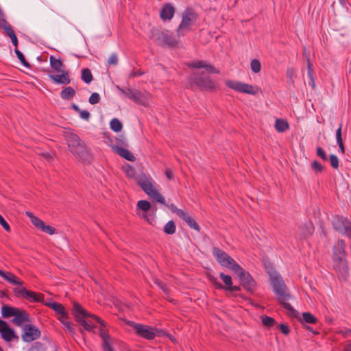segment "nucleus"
Returning a JSON list of instances; mask_svg holds the SVG:
<instances>
[{"instance_id":"72a5a7b5","label":"nucleus","mask_w":351,"mask_h":351,"mask_svg":"<svg viewBox=\"0 0 351 351\" xmlns=\"http://www.w3.org/2000/svg\"><path fill=\"white\" fill-rule=\"evenodd\" d=\"M176 227L173 221H168L164 226V232L167 234H173L175 233Z\"/></svg>"},{"instance_id":"4d7b16f0","label":"nucleus","mask_w":351,"mask_h":351,"mask_svg":"<svg viewBox=\"0 0 351 351\" xmlns=\"http://www.w3.org/2000/svg\"><path fill=\"white\" fill-rule=\"evenodd\" d=\"M109 64L116 65L118 63V58L116 54H112L108 60Z\"/></svg>"},{"instance_id":"f8f14e48","label":"nucleus","mask_w":351,"mask_h":351,"mask_svg":"<svg viewBox=\"0 0 351 351\" xmlns=\"http://www.w3.org/2000/svg\"><path fill=\"white\" fill-rule=\"evenodd\" d=\"M195 20L196 17L195 14L189 12H184L182 16L181 23L177 29L178 37L184 36L186 32L190 31L192 26L194 25Z\"/></svg>"},{"instance_id":"6e6d98bb","label":"nucleus","mask_w":351,"mask_h":351,"mask_svg":"<svg viewBox=\"0 0 351 351\" xmlns=\"http://www.w3.org/2000/svg\"><path fill=\"white\" fill-rule=\"evenodd\" d=\"M23 291H27V289L24 287H19L14 289V292L17 296L24 298L25 293Z\"/></svg>"},{"instance_id":"9b49d317","label":"nucleus","mask_w":351,"mask_h":351,"mask_svg":"<svg viewBox=\"0 0 351 351\" xmlns=\"http://www.w3.org/2000/svg\"><path fill=\"white\" fill-rule=\"evenodd\" d=\"M239 278L241 284L249 291H252L254 287V281L249 273L246 272L239 265H234V269L232 271Z\"/></svg>"},{"instance_id":"e433bc0d","label":"nucleus","mask_w":351,"mask_h":351,"mask_svg":"<svg viewBox=\"0 0 351 351\" xmlns=\"http://www.w3.org/2000/svg\"><path fill=\"white\" fill-rule=\"evenodd\" d=\"M123 170L125 172V173L127 175L129 178H134L136 174V171L134 167H132L130 165H126L123 167Z\"/></svg>"},{"instance_id":"0eeeda50","label":"nucleus","mask_w":351,"mask_h":351,"mask_svg":"<svg viewBox=\"0 0 351 351\" xmlns=\"http://www.w3.org/2000/svg\"><path fill=\"white\" fill-rule=\"evenodd\" d=\"M137 183L147 195L160 204H165V197L157 191L150 177L141 175L138 177Z\"/></svg>"},{"instance_id":"c756f323","label":"nucleus","mask_w":351,"mask_h":351,"mask_svg":"<svg viewBox=\"0 0 351 351\" xmlns=\"http://www.w3.org/2000/svg\"><path fill=\"white\" fill-rule=\"evenodd\" d=\"M275 128L278 132H284L289 128V124L287 121L282 119H276Z\"/></svg>"},{"instance_id":"4c0bfd02","label":"nucleus","mask_w":351,"mask_h":351,"mask_svg":"<svg viewBox=\"0 0 351 351\" xmlns=\"http://www.w3.org/2000/svg\"><path fill=\"white\" fill-rule=\"evenodd\" d=\"M250 68L252 71L255 73L260 72L261 69V64L260 61L258 60L257 59L252 60L250 62Z\"/></svg>"},{"instance_id":"a211bd4d","label":"nucleus","mask_w":351,"mask_h":351,"mask_svg":"<svg viewBox=\"0 0 351 351\" xmlns=\"http://www.w3.org/2000/svg\"><path fill=\"white\" fill-rule=\"evenodd\" d=\"M14 317L12 322L18 326H21L24 323L29 321V315L25 311L21 309L18 310Z\"/></svg>"},{"instance_id":"de8ad7c7","label":"nucleus","mask_w":351,"mask_h":351,"mask_svg":"<svg viewBox=\"0 0 351 351\" xmlns=\"http://www.w3.org/2000/svg\"><path fill=\"white\" fill-rule=\"evenodd\" d=\"M330 165L331 166L335 168V169H337L338 167H339V159L338 158L334 155V154H331L330 156Z\"/></svg>"},{"instance_id":"8fccbe9b","label":"nucleus","mask_w":351,"mask_h":351,"mask_svg":"<svg viewBox=\"0 0 351 351\" xmlns=\"http://www.w3.org/2000/svg\"><path fill=\"white\" fill-rule=\"evenodd\" d=\"M341 130H342V123H340L338 129L336 131V139L337 143H343L342 137H341Z\"/></svg>"},{"instance_id":"0e129e2a","label":"nucleus","mask_w":351,"mask_h":351,"mask_svg":"<svg viewBox=\"0 0 351 351\" xmlns=\"http://www.w3.org/2000/svg\"><path fill=\"white\" fill-rule=\"evenodd\" d=\"M10 38L12 40V44L16 47V48H17L18 40H17V37H16V34L10 36Z\"/></svg>"},{"instance_id":"79ce46f5","label":"nucleus","mask_w":351,"mask_h":351,"mask_svg":"<svg viewBox=\"0 0 351 351\" xmlns=\"http://www.w3.org/2000/svg\"><path fill=\"white\" fill-rule=\"evenodd\" d=\"M219 276L227 287H230L232 285V278L230 276L221 273Z\"/></svg>"},{"instance_id":"69168bd1","label":"nucleus","mask_w":351,"mask_h":351,"mask_svg":"<svg viewBox=\"0 0 351 351\" xmlns=\"http://www.w3.org/2000/svg\"><path fill=\"white\" fill-rule=\"evenodd\" d=\"M165 175H166L167 178L169 180H171L173 178V174L169 169H167L165 170Z\"/></svg>"},{"instance_id":"603ef678","label":"nucleus","mask_w":351,"mask_h":351,"mask_svg":"<svg viewBox=\"0 0 351 351\" xmlns=\"http://www.w3.org/2000/svg\"><path fill=\"white\" fill-rule=\"evenodd\" d=\"M317 154L322 160H327L326 154V152H324V150L322 147H318L317 148Z\"/></svg>"},{"instance_id":"39448f33","label":"nucleus","mask_w":351,"mask_h":351,"mask_svg":"<svg viewBox=\"0 0 351 351\" xmlns=\"http://www.w3.org/2000/svg\"><path fill=\"white\" fill-rule=\"evenodd\" d=\"M345 244L343 240H338L334 246L333 262L334 268L339 273V277L346 279L348 273V267L345 260Z\"/></svg>"},{"instance_id":"13d9d810","label":"nucleus","mask_w":351,"mask_h":351,"mask_svg":"<svg viewBox=\"0 0 351 351\" xmlns=\"http://www.w3.org/2000/svg\"><path fill=\"white\" fill-rule=\"evenodd\" d=\"M141 217L143 219H145L146 221H147L149 223H152L154 220V216L151 215H149L147 213H143L142 215H141Z\"/></svg>"},{"instance_id":"2f4dec72","label":"nucleus","mask_w":351,"mask_h":351,"mask_svg":"<svg viewBox=\"0 0 351 351\" xmlns=\"http://www.w3.org/2000/svg\"><path fill=\"white\" fill-rule=\"evenodd\" d=\"M49 60H50L51 66L55 71H56L58 72L62 71L61 69L62 66V63L60 60L55 58L53 56H51Z\"/></svg>"},{"instance_id":"f03ea898","label":"nucleus","mask_w":351,"mask_h":351,"mask_svg":"<svg viewBox=\"0 0 351 351\" xmlns=\"http://www.w3.org/2000/svg\"><path fill=\"white\" fill-rule=\"evenodd\" d=\"M270 278L274 287V291L278 297V302L287 310L289 316L295 317L298 316V311L287 302L291 295L289 294L287 287L282 277L275 272H270Z\"/></svg>"},{"instance_id":"052dcab7","label":"nucleus","mask_w":351,"mask_h":351,"mask_svg":"<svg viewBox=\"0 0 351 351\" xmlns=\"http://www.w3.org/2000/svg\"><path fill=\"white\" fill-rule=\"evenodd\" d=\"M0 224L3 226V228L6 231H10V228L9 224L6 222V221L3 219V217L0 215Z\"/></svg>"},{"instance_id":"7ed1b4c3","label":"nucleus","mask_w":351,"mask_h":351,"mask_svg":"<svg viewBox=\"0 0 351 351\" xmlns=\"http://www.w3.org/2000/svg\"><path fill=\"white\" fill-rule=\"evenodd\" d=\"M64 137L67 143L70 152L79 160L84 162H89L90 156L85 143L75 133L71 131L64 132Z\"/></svg>"},{"instance_id":"cd10ccee","label":"nucleus","mask_w":351,"mask_h":351,"mask_svg":"<svg viewBox=\"0 0 351 351\" xmlns=\"http://www.w3.org/2000/svg\"><path fill=\"white\" fill-rule=\"evenodd\" d=\"M19 309V308L4 305L1 308L2 316L5 318L14 316Z\"/></svg>"},{"instance_id":"4be33fe9","label":"nucleus","mask_w":351,"mask_h":351,"mask_svg":"<svg viewBox=\"0 0 351 351\" xmlns=\"http://www.w3.org/2000/svg\"><path fill=\"white\" fill-rule=\"evenodd\" d=\"M25 293V296L23 298L27 299L29 302H39L44 303V295L42 293H36L32 291H23Z\"/></svg>"},{"instance_id":"7c9ffc66","label":"nucleus","mask_w":351,"mask_h":351,"mask_svg":"<svg viewBox=\"0 0 351 351\" xmlns=\"http://www.w3.org/2000/svg\"><path fill=\"white\" fill-rule=\"evenodd\" d=\"M75 91L71 86L66 87L60 93L61 97L63 99H67V100L72 99L75 96Z\"/></svg>"},{"instance_id":"aec40b11","label":"nucleus","mask_w":351,"mask_h":351,"mask_svg":"<svg viewBox=\"0 0 351 351\" xmlns=\"http://www.w3.org/2000/svg\"><path fill=\"white\" fill-rule=\"evenodd\" d=\"M189 66L196 69L204 68L208 73H219V71L216 69L213 66H212L211 64H207L204 61L202 60L192 62L191 64H189Z\"/></svg>"},{"instance_id":"f257e3e1","label":"nucleus","mask_w":351,"mask_h":351,"mask_svg":"<svg viewBox=\"0 0 351 351\" xmlns=\"http://www.w3.org/2000/svg\"><path fill=\"white\" fill-rule=\"evenodd\" d=\"M270 278L274 287V291L278 297V302L287 310L289 316L295 317L298 316V311L287 302L291 295L289 294L287 287L282 277L275 272H270Z\"/></svg>"},{"instance_id":"09e8293b","label":"nucleus","mask_w":351,"mask_h":351,"mask_svg":"<svg viewBox=\"0 0 351 351\" xmlns=\"http://www.w3.org/2000/svg\"><path fill=\"white\" fill-rule=\"evenodd\" d=\"M3 29H4V31H5V34L9 37H10V36H12L15 34L13 29L12 28V27L10 25L5 24L3 25Z\"/></svg>"},{"instance_id":"3c124183","label":"nucleus","mask_w":351,"mask_h":351,"mask_svg":"<svg viewBox=\"0 0 351 351\" xmlns=\"http://www.w3.org/2000/svg\"><path fill=\"white\" fill-rule=\"evenodd\" d=\"M155 284H156L163 291L165 295H167L169 294V289L164 285V284L160 280H156Z\"/></svg>"},{"instance_id":"864d4df0","label":"nucleus","mask_w":351,"mask_h":351,"mask_svg":"<svg viewBox=\"0 0 351 351\" xmlns=\"http://www.w3.org/2000/svg\"><path fill=\"white\" fill-rule=\"evenodd\" d=\"M58 319L60 320V322L64 326L66 325L68 322H69L70 321L69 320V315H68V313L66 312V313L60 315L58 317Z\"/></svg>"},{"instance_id":"680f3d73","label":"nucleus","mask_w":351,"mask_h":351,"mask_svg":"<svg viewBox=\"0 0 351 351\" xmlns=\"http://www.w3.org/2000/svg\"><path fill=\"white\" fill-rule=\"evenodd\" d=\"M64 328L71 334H74L73 324L71 322H69L64 325Z\"/></svg>"},{"instance_id":"473e14b6","label":"nucleus","mask_w":351,"mask_h":351,"mask_svg":"<svg viewBox=\"0 0 351 351\" xmlns=\"http://www.w3.org/2000/svg\"><path fill=\"white\" fill-rule=\"evenodd\" d=\"M110 128L115 132H119L121 131L123 128V125L121 122L118 119H113L111 120L110 123Z\"/></svg>"},{"instance_id":"a878e982","label":"nucleus","mask_w":351,"mask_h":351,"mask_svg":"<svg viewBox=\"0 0 351 351\" xmlns=\"http://www.w3.org/2000/svg\"><path fill=\"white\" fill-rule=\"evenodd\" d=\"M0 276L3 277L5 280L12 285H21L22 282L16 279V276L10 272H5L0 269Z\"/></svg>"},{"instance_id":"20e7f679","label":"nucleus","mask_w":351,"mask_h":351,"mask_svg":"<svg viewBox=\"0 0 351 351\" xmlns=\"http://www.w3.org/2000/svg\"><path fill=\"white\" fill-rule=\"evenodd\" d=\"M72 313L76 322L86 331H93V328L95 327L93 320L96 321L102 326H106V323L102 319L97 315L88 313L78 302H73Z\"/></svg>"},{"instance_id":"4468645a","label":"nucleus","mask_w":351,"mask_h":351,"mask_svg":"<svg viewBox=\"0 0 351 351\" xmlns=\"http://www.w3.org/2000/svg\"><path fill=\"white\" fill-rule=\"evenodd\" d=\"M23 330L21 338L25 342H32L40 337V330L32 324L25 325Z\"/></svg>"},{"instance_id":"2eb2a0df","label":"nucleus","mask_w":351,"mask_h":351,"mask_svg":"<svg viewBox=\"0 0 351 351\" xmlns=\"http://www.w3.org/2000/svg\"><path fill=\"white\" fill-rule=\"evenodd\" d=\"M191 80L195 84L202 88L213 89L215 86L210 77L203 74L194 73L191 77Z\"/></svg>"},{"instance_id":"58836bf2","label":"nucleus","mask_w":351,"mask_h":351,"mask_svg":"<svg viewBox=\"0 0 351 351\" xmlns=\"http://www.w3.org/2000/svg\"><path fill=\"white\" fill-rule=\"evenodd\" d=\"M137 207L143 211H147L150 209L151 204L146 200H140L137 203Z\"/></svg>"},{"instance_id":"5701e85b","label":"nucleus","mask_w":351,"mask_h":351,"mask_svg":"<svg viewBox=\"0 0 351 351\" xmlns=\"http://www.w3.org/2000/svg\"><path fill=\"white\" fill-rule=\"evenodd\" d=\"M115 151L119 156L129 161H134L136 159L132 153L123 147H117Z\"/></svg>"},{"instance_id":"a18cd8bd","label":"nucleus","mask_w":351,"mask_h":351,"mask_svg":"<svg viewBox=\"0 0 351 351\" xmlns=\"http://www.w3.org/2000/svg\"><path fill=\"white\" fill-rule=\"evenodd\" d=\"M15 53L17 56V58L19 59V60L21 62V63L25 66H29V64L28 62L26 61L25 58V56H23V53L21 52L19 49H15Z\"/></svg>"},{"instance_id":"ddd939ff","label":"nucleus","mask_w":351,"mask_h":351,"mask_svg":"<svg viewBox=\"0 0 351 351\" xmlns=\"http://www.w3.org/2000/svg\"><path fill=\"white\" fill-rule=\"evenodd\" d=\"M332 224L337 231L348 237H351V221L342 217H336Z\"/></svg>"},{"instance_id":"412c9836","label":"nucleus","mask_w":351,"mask_h":351,"mask_svg":"<svg viewBox=\"0 0 351 351\" xmlns=\"http://www.w3.org/2000/svg\"><path fill=\"white\" fill-rule=\"evenodd\" d=\"M99 335L103 340L102 347L104 351H113L111 346V339L108 334L104 330H99Z\"/></svg>"},{"instance_id":"423d86ee","label":"nucleus","mask_w":351,"mask_h":351,"mask_svg":"<svg viewBox=\"0 0 351 351\" xmlns=\"http://www.w3.org/2000/svg\"><path fill=\"white\" fill-rule=\"evenodd\" d=\"M150 38L156 45L164 47H173L178 43V40L173 36L169 31L160 29H152L150 32Z\"/></svg>"},{"instance_id":"774afa93","label":"nucleus","mask_w":351,"mask_h":351,"mask_svg":"<svg viewBox=\"0 0 351 351\" xmlns=\"http://www.w3.org/2000/svg\"><path fill=\"white\" fill-rule=\"evenodd\" d=\"M343 351H351V342L345 346Z\"/></svg>"},{"instance_id":"bb28decb","label":"nucleus","mask_w":351,"mask_h":351,"mask_svg":"<svg viewBox=\"0 0 351 351\" xmlns=\"http://www.w3.org/2000/svg\"><path fill=\"white\" fill-rule=\"evenodd\" d=\"M180 218L182 219L191 228L194 229L197 231H199V226L197 224V223L185 211L184 213V215H182Z\"/></svg>"},{"instance_id":"5fc2aeb1","label":"nucleus","mask_w":351,"mask_h":351,"mask_svg":"<svg viewBox=\"0 0 351 351\" xmlns=\"http://www.w3.org/2000/svg\"><path fill=\"white\" fill-rule=\"evenodd\" d=\"M82 119L88 121L90 119V114L88 111L86 110H81L79 112Z\"/></svg>"},{"instance_id":"dca6fc26","label":"nucleus","mask_w":351,"mask_h":351,"mask_svg":"<svg viewBox=\"0 0 351 351\" xmlns=\"http://www.w3.org/2000/svg\"><path fill=\"white\" fill-rule=\"evenodd\" d=\"M133 327L137 335L143 338L153 339L156 336V330L150 326L142 324H134Z\"/></svg>"},{"instance_id":"e2e57ef3","label":"nucleus","mask_w":351,"mask_h":351,"mask_svg":"<svg viewBox=\"0 0 351 351\" xmlns=\"http://www.w3.org/2000/svg\"><path fill=\"white\" fill-rule=\"evenodd\" d=\"M279 328L281 330V332L285 335H288L289 332V328L287 325L280 324L279 325Z\"/></svg>"},{"instance_id":"b1692460","label":"nucleus","mask_w":351,"mask_h":351,"mask_svg":"<svg viewBox=\"0 0 351 351\" xmlns=\"http://www.w3.org/2000/svg\"><path fill=\"white\" fill-rule=\"evenodd\" d=\"M49 77L57 84H68L70 83V80L66 73L60 75H50Z\"/></svg>"},{"instance_id":"ea45409f","label":"nucleus","mask_w":351,"mask_h":351,"mask_svg":"<svg viewBox=\"0 0 351 351\" xmlns=\"http://www.w3.org/2000/svg\"><path fill=\"white\" fill-rule=\"evenodd\" d=\"M164 204L166 205L171 212L176 213L179 217L184 215V210L178 208L173 204H166L165 202Z\"/></svg>"},{"instance_id":"9d476101","label":"nucleus","mask_w":351,"mask_h":351,"mask_svg":"<svg viewBox=\"0 0 351 351\" xmlns=\"http://www.w3.org/2000/svg\"><path fill=\"white\" fill-rule=\"evenodd\" d=\"M212 252L218 263L221 266L228 268L232 271L234 269V265H238L232 258L221 249L213 247Z\"/></svg>"},{"instance_id":"a19ab883","label":"nucleus","mask_w":351,"mask_h":351,"mask_svg":"<svg viewBox=\"0 0 351 351\" xmlns=\"http://www.w3.org/2000/svg\"><path fill=\"white\" fill-rule=\"evenodd\" d=\"M261 321L264 326L271 327L274 325L275 320L272 317H268L267 315H263L261 317Z\"/></svg>"},{"instance_id":"f704fd0d","label":"nucleus","mask_w":351,"mask_h":351,"mask_svg":"<svg viewBox=\"0 0 351 351\" xmlns=\"http://www.w3.org/2000/svg\"><path fill=\"white\" fill-rule=\"evenodd\" d=\"M82 79L86 84H89L93 80L92 73L88 69H84L82 70Z\"/></svg>"},{"instance_id":"6e6552de","label":"nucleus","mask_w":351,"mask_h":351,"mask_svg":"<svg viewBox=\"0 0 351 351\" xmlns=\"http://www.w3.org/2000/svg\"><path fill=\"white\" fill-rule=\"evenodd\" d=\"M117 88L122 94H124L126 97H128V98H130V99L133 100L134 102L138 104L147 106L150 103V95L146 92L143 93L138 90H132L130 88H127L124 89L119 86H117Z\"/></svg>"},{"instance_id":"bf43d9fd","label":"nucleus","mask_w":351,"mask_h":351,"mask_svg":"<svg viewBox=\"0 0 351 351\" xmlns=\"http://www.w3.org/2000/svg\"><path fill=\"white\" fill-rule=\"evenodd\" d=\"M295 70L292 68H289L287 71V77L290 80H293V78L295 77Z\"/></svg>"},{"instance_id":"1a4fd4ad","label":"nucleus","mask_w":351,"mask_h":351,"mask_svg":"<svg viewBox=\"0 0 351 351\" xmlns=\"http://www.w3.org/2000/svg\"><path fill=\"white\" fill-rule=\"evenodd\" d=\"M225 84L228 88L237 92L248 95H256L259 91V88L256 86H253L237 80H226Z\"/></svg>"},{"instance_id":"c85d7f7f","label":"nucleus","mask_w":351,"mask_h":351,"mask_svg":"<svg viewBox=\"0 0 351 351\" xmlns=\"http://www.w3.org/2000/svg\"><path fill=\"white\" fill-rule=\"evenodd\" d=\"M25 215L29 218L32 224L36 228L40 230V228H42V226L45 222L43 221H42L41 219H40L36 216L34 215L33 213H32L31 212L27 211L25 213Z\"/></svg>"},{"instance_id":"c9c22d12","label":"nucleus","mask_w":351,"mask_h":351,"mask_svg":"<svg viewBox=\"0 0 351 351\" xmlns=\"http://www.w3.org/2000/svg\"><path fill=\"white\" fill-rule=\"evenodd\" d=\"M302 319L306 323L315 324L317 322V319L311 313L306 312L302 314Z\"/></svg>"},{"instance_id":"37998d69","label":"nucleus","mask_w":351,"mask_h":351,"mask_svg":"<svg viewBox=\"0 0 351 351\" xmlns=\"http://www.w3.org/2000/svg\"><path fill=\"white\" fill-rule=\"evenodd\" d=\"M100 96L97 93H93L89 97L88 101L91 104H96L99 102Z\"/></svg>"},{"instance_id":"393cba45","label":"nucleus","mask_w":351,"mask_h":351,"mask_svg":"<svg viewBox=\"0 0 351 351\" xmlns=\"http://www.w3.org/2000/svg\"><path fill=\"white\" fill-rule=\"evenodd\" d=\"M43 304L54 310L59 316L66 313L64 307L60 303L45 301Z\"/></svg>"},{"instance_id":"49530a36","label":"nucleus","mask_w":351,"mask_h":351,"mask_svg":"<svg viewBox=\"0 0 351 351\" xmlns=\"http://www.w3.org/2000/svg\"><path fill=\"white\" fill-rule=\"evenodd\" d=\"M311 167L316 173L318 172H321L324 169V167L316 160L312 162Z\"/></svg>"},{"instance_id":"c03bdc74","label":"nucleus","mask_w":351,"mask_h":351,"mask_svg":"<svg viewBox=\"0 0 351 351\" xmlns=\"http://www.w3.org/2000/svg\"><path fill=\"white\" fill-rule=\"evenodd\" d=\"M40 230L51 235L55 233V228L49 225H46L45 223L40 228Z\"/></svg>"},{"instance_id":"6ab92c4d","label":"nucleus","mask_w":351,"mask_h":351,"mask_svg":"<svg viewBox=\"0 0 351 351\" xmlns=\"http://www.w3.org/2000/svg\"><path fill=\"white\" fill-rule=\"evenodd\" d=\"M174 12V8L171 4L166 3L160 11V17L164 21L170 20L173 16Z\"/></svg>"},{"instance_id":"338daca9","label":"nucleus","mask_w":351,"mask_h":351,"mask_svg":"<svg viewBox=\"0 0 351 351\" xmlns=\"http://www.w3.org/2000/svg\"><path fill=\"white\" fill-rule=\"evenodd\" d=\"M42 156L47 160H50L52 158V156L48 152L43 153Z\"/></svg>"},{"instance_id":"f3484780","label":"nucleus","mask_w":351,"mask_h":351,"mask_svg":"<svg viewBox=\"0 0 351 351\" xmlns=\"http://www.w3.org/2000/svg\"><path fill=\"white\" fill-rule=\"evenodd\" d=\"M0 332L2 338L8 342L19 339L14 330L8 326L6 322L5 325L0 326Z\"/></svg>"}]
</instances>
